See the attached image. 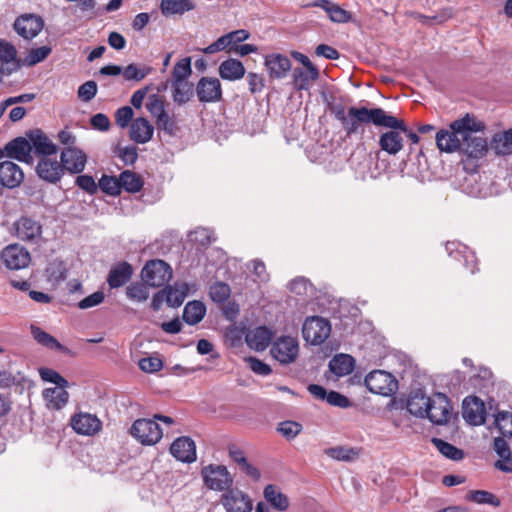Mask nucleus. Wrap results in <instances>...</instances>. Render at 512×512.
I'll return each instance as SVG.
<instances>
[{"mask_svg":"<svg viewBox=\"0 0 512 512\" xmlns=\"http://www.w3.org/2000/svg\"><path fill=\"white\" fill-rule=\"evenodd\" d=\"M6 156L20 162L30 163L32 161V145L24 137H18L8 142L4 147Z\"/></svg>","mask_w":512,"mask_h":512,"instance_id":"obj_21","label":"nucleus"},{"mask_svg":"<svg viewBox=\"0 0 512 512\" xmlns=\"http://www.w3.org/2000/svg\"><path fill=\"white\" fill-rule=\"evenodd\" d=\"M484 403L475 396L466 397L463 401V418L471 425H482L485 422Z\"/></svg>","mask_w":512,"mask_h":512,"instance_id":"obj_17","label":"nucleus"},{"mask_svg":"<svg viewBox=\"0 0 512 512\" xmlns=\"http://www.w3.org/2000/svg\"><path fill=\"white\" fill-rule=\"evenodd\" d=\"M491 149L497 155H510L512 154V128L502 132L496 133L490 142Z\"/></svg>","mask_w":512,"mask_h":512,"instance_id":"obj_37","label":"nucleus"},{"mask_svg":"<svg viewBox=\"0 0 512 512\" xmlns=\"http://www.w3.org/2000/svg\"><path fill=\"white\" fill-rule=\"evenodd\" d=\"M206 313L205 305L200 301H191L186 304L183 310V319L190 325L199 323Z\"/></svg>","mask_w":512,"mask_h":512,"instance_id":"obj_40","label":"nucleus"},{"mask_svg":"<svg viewBox=\"0 0 512 512\" xmlns=\"http://www.w3.org/2000/svg\"><path fill=\"white\" fill-rule=\"evenodd\" d=\"M146 108L156 121L166 114L164 102L157 95L149 97Z\"/></svg>","mask_w":512,"mask_h":512,"instance_id":"obj_57","label":"nucleus"},{"mask_svg":"<svg viewBox=\"0 0 512 512\" xmlns=\"http://www.w3.org/2000/svg\"><path fill=\"white\" fill-rule=\"evenodd\" d=\"M205 485L215 491H227L232 488L233 478L225 466L208 465L201 471Z\"/></svg>","mask_w":512,"mask_h":512,"instance_id":"obj_4","label":"nucleus"},{"mask_svg":"<svg viewBox=\"0 0 512 512\" xmlns=\"http://www.w3.org/2000/svg\"><path fill=\"white\" fill-rule=\"evenodd\" d=\"M355 360L348 354H337L329 362V369L338 377L350 374L354 369Z\"/></svg>","mask_w":512,"mask_h":512,"instance_id":"obj_36","label":"nucleus"},{"mask_svg":"<svg viewBox=\"0 0 512 512\" xmlns=\"http://www.w3.org/2000/svg\"><path fill=\"white\" fill-rule=\"evenodd\" d=\"M430 396H427L421 389L413 391L407 400L408 411L420 418H425L429 408Z\"/></svg>","mask_w":512,"mask_h":512,"instance_id":"obj_30","label":"nucleus"},{"mask_svg":"<svg viewBox=\"0 0 512 512\" xmlns=\"http://www.w3.org/2000/svg\"><path fill=\"white\" fill-rule=\"evenodd\" d=\"M483 129L484 125L481 122L477 121L474 116L466 114L464 117L453 121L449 130L442 129L436 133L437 147L445 153L461 151L466 131Z\"/></svg>","mask_w":512,"mask_h":512,"instance_id":"obj_2","label":"nucleus"},{"mask_svg":"<svg viewBox=\"0 0 512 512\" xmlns=\"http://www.w3.org/2000/svg\"><path fill=\"white\" fill-rule=\"evenodd\" d=\"M27 136L35 154L42 155L43 157H49L57 153V146L41 130H32L27 134Z\"/></svg>","mask_w":512,"mask_h":512,"instance_id":"obj_22","label":"nucleus"},{"mask_svg":"<svg viewBox=\"0 0 512 512\" xmlns=\"http://www.w3.org/2000/svg\"><path fill=\"white\" fill-rule=\"evenodd\" d=\"M365 385L374 394L390 396L398 389L394 376L383 370H374L365 377Z\"/></svg>","mask_w":512,"mask_h":512,"instance_id":"obj_6","label":"nucleus"},{"mask_svg":"<svg viewBox=\"0 0 512 512\" xmlns=\"http://www.w3.org/2000/svg\"><path fill=\"white\" fill-rule=\"evenodd\" d=\"M100 189L112 196L120 194V178L114 176L103 175L98 183Z\"/></svg>","mask_w":512,"mask_h":512,"instance_id":"obj_50","label":"nucleus"},{"mask_svg":"<svg viewBox=\"0 0 512 512\" xmlns=\"http://www.w3.org/2000/svg\"><path fill=\"white\" fill-rule=\"evenodd\" d=\"M452 414V406L448 397L443 393L430 396L429 408L425 418L435 425L447 424Z\"/></svg>","mask_w":512,"mask_h":512,"instance_id":"obj_9","label":"nucleus"},{"mask_svg":"<svg viewBox=\"0 0 512 512\" xmlns=\"http://www.w3.org/2000/svg\"><path fill=\"white\" fill-rule=\"evenodd\" d=\"M170 453L179 461L192 463L196 460V446L189 437H179L170 446Z\"/></svg>","mask_w":512,"mask_h":512,"instance_id":"obj_20","label":"nucleus"},{"mask_svg":"<svg viewBox=\"0 0 512 512\" xmlns=\"http://www.w3.org/2000/svg\"><path fill=\"white\" fill-rule=\"evenodd\" d=\"M139 367L144 372L154 373L163 367V363L158 357H147L139 361Z\"/></svg>","mask_w":512,"mask_h":512,"instance_id":"obj_63","label":"nucleus"},{"mask_svg":"<svg viewBox=\"0 0 512 512\" xmlns=\"http://www.w3.org/2000/svg\"><path fill=\"white\" fill-rule=\"evenodd\" d=\"M400 130L390 129L379 139L380 148L390 155H396L403 148V137Z\"/></svg>","mask_w":512,"mask_h":512,"instance_id":"obj_31","label":"nucleus"},{"mask_svg":"<svg viewBox=\"0 0 512 512\" xmlns=\"http://www.w3.org/2000/svg\"><path fill=\"white\" fill-rule=\"evenodd\" d=\"M30 330H31V334H32L34 340L38 344H40L48 349H51V350H58V351L66 350V348L61 343H59V341L55 337H53L49 333L45 332L38 326L31 325Z\"/></svg>","mask_w":512,"mask_h":512,"instance_id":"obj_39","label":"nucleus"},{"mask_svg":"<svg viewBox=\"0 0 512 512\" xmlns=\"http://www.w3.org/2000/svg\"><path fill=\"white\" fill-rule=\"evenodd\" d=\"M141 278L150 287H162L172 278V269L163 260H150L143 267Z\"/></svg>","mask_w":512,"mask_h":512,"instance_id":"obj_3","label":"nucleus"},{"mask_svg":"<svg viewBox=\"0 0 512 512\" xmlns=\"http://www.w3.org/2000/svg\"><path fill=\"white\" fill-rule=\"evenodd\" d=\"M245 361L248 363L249 368L258 375L268 376L272 372L268 364L256 357H248L245 359Z\"/></svg>","mask_w":512,"mask_h":512,"instance_id":"obj_60","label":"nucleus"},{"mask_svg":"<svg viewBox=\"0 0 512 512\" xmlns=\"http://www.w3.org/2000/svg\"><path fill=\"white\" fill-rule=\"evenodd\" d=\"M325 454L332 459L350 461L357 456V452L354 449L344 447H332L325 451Z\"/></svg>","mask_w":512,"mask_h":512,"instance_id":"obj_54","label":"nucleus"},{"mask_svg":"<svg viewBox=\"0 0 512 512\" xmlns=\"http://www.w3.org/2000/svg\"><path fill=\"white\" fill-rule=\"evenodd\" d=\"M64 171L61 162L49 157H42L36 167L38 176L49 183H57L60 181Z\"/></svg>","mask_w":512,"mask_h":512,"instance_id":"obj_18","label":"nucleus"},{"mask_svg":"<svg viewBox=\"0 0 512 512\" xmlns=\"http://www.w3.org/2000/svg\"><path fill=\"white\" fill-rule=\"evenodd\" d=\"M191 73V59L189 57L183 58L175 64L171 82L187 81Z\"/></svg>","mask_w":512,"mask_h":512,"instance_id":"obj_48","label":"nucleus"},{"mask_svg":"<svg viewBox=\"0 0 512 512\" xmlns=\"http://www.w3.org/2000/svg\"><path fill=\"white\" fill-rule=\"evenodd\" d=\"M131 435L143 445H154L163 436L160 426L151 419H138L130 428Z\"/></svg>","mask_w":512,"mask_h":512,"instance_id":"obj_8","label":"nucleus"},{"mask_svg":"<svg viewBox=\"0 0 512 512\" xmlns=\"http://www.w3.org/2000/svg\"><path fill=\"white\" fill-rule=\"evenodd\" d=\"M495 424L504 437H512V413L499 412L495 416Z\"/></svg>","mask_w":512,"mask_h":512,"instance_id":"obj_52","label":"nucleus"},{"mask_svg":"<svg viewBox=\"0 0 512 512\" xmlns=\"http://www.w3.org/2000/svg\"><path fill=\"white\" fill-rule=\"evenodd\" d=\"M173 100L178 105L187 103L193 96L192 84L188 81L171 82Z\"/></svg>","mask_w":512,"mask_h":512,"instance_id":"obj_42","label":"nucleus"},{"mask_svg":"<svg viewBox=\"0 0 512 512\" xmlns=\"http://www.w3.org/2000/svg\"><path fill=\"white\" fill-rule=\"evenodd\" d=\"M493 447L500 458L507 461L511 460V449L504 438L496 437Z\"/></svg>","mask_w":512,"mask_h":512,"instance_id":"obj_64","label":"nucleus"},{"mask_svg":"<svg viewBox=\"0 0 512 512\" xmlns=\"http://www.w3.org/2000/svg\"><path fill=\"white\" fill-rule=\"evenodd\" d=\"M265 66L269 75L273 78L282 79L286 77L291 69L290 59L282 54H271L265 58Z\"/></svg>","mask_w":512,"mask_h":512,"instance_id":"obj_25","label":"nucleus"},{"mask_svg":"<svg viewBox=\"0 0 512 512\" xmlns=\"http://www.w3.org/2000/svg\"><path fill=\"white\" fill-rule=\"evenodd\" d=\"M105 299V294L102 291H96L91 295L85 297L78 303L80 309H89L100 305Z\"/></svg>","mask_w":512,"mask_h":512,"instance_id":"obj_61","label":"nucleus"},{"mask_svg":"<svg viewBox=\"0 0 512 512\" xmlns=\"http://www.w3.org/2000/svg\"><path fill=\"white\" fill-rule=\"evenodd\" d=\"M467 499L477 504H489L494 507L500 506L501 503L493 493L486 490L470 491L467 495Z\"/></svg>","mask_w":512,"mask_h":512,"instance_id":"obj_47","label":"nucleus"},{"mask_svg":"<svg viewBox=\"0 0 512 512\" xmlns=\"http://www.w3.org/2000/svg\"><path fill=\"white\" fill-rule=\"evenodd\" d=\"M60 159L64 170L71 174L81 173L84 170L87 162L86 154L81 149L76 147H66L63 149L60 155Z\"/></svg>","mask_w":512,"mask_h":512,"instance_id":"obj_13","label":"nucleus"},{"mask_svg":"<svg viewBox=\"0 0 512 512\" xmlns=\"http://www.w3.org/2000/svg\"><path fill=\"white\" fill-rule=\"evenodd\" d=\"M193 9L189 0H162L161 10L165 15L182 14Z\"/></svg>","mask_w":512,"mask_h":512,"instance_id":"obj_43","label":"nucleus"},{"mask_svg":"<svg viewBox=\"0 0 512 512\" xmlns=\"http://www.w3.org/2000/svg\"><path fill=\"white\" fill-rule=\"evenodd\" d=\"M71 427L78 434L92 436L101 430L102 422L96 415L80 412L71 418Z\"/></svg>","mask_w":512,"mask_h":512,"instance_id":"obj_14","label":"nucleus"},{"mask_svg":"<svg viewBox=\"0 0 512 512\" xmlns=\"http://www.w3.org/2000/svg\"><path fill=\"white\" fill-rule=\"evenodd\" d=\"M152 69L145 65L129 64L123 69L122 75L126 81L139 82L150 74Z\"/></svg>","mask_w":512,"mask_h":512,"instance_id":"obj_44","label":"nucleus"},{"mask_svg":"<svg viewBox=\"0 0 512 512\" xmlns=\"http://www.w3.org/2000/svg\"><path fill=\"white\" fill-rule=\"evenodd\" d=\"M277 430L285 438L293 439L301 432L302 425L294 421H284L279 424Z\"/></svg>","mask_w":512,"mask_h":512,"instance_id":"obj_56","label":"nucleus"},{"mask_svg":"<svg viewBox=\"0 0 512 512\" xmlns=\"http://www.w3.org/2000/svg\"><path fill=\"white\" fill-rule=\"evenodd\" d=\"M154 127L145 118H136L130 126V138L138 144H145L151 140Z\"/></svg>","mask_w":512,"mask_h":512,"instance_id":"obj_28","label":"nucleus"},{"mask_svg":"<svg viewBox=\"0 0 512 512\" xmlns=\"http://www.w3.org/2000/svg\"><path fill=\"white\" fill-rule=\"evenodd\" d=\"M196 94L200 102H218L222 98L221 83L217 78L202 77L197 83Z\"/></svg>","mask_w":512,"mask_h":512,"instance_id":"obj_12","label":"nucleus"},{"mask_svg":"<svg viewBox=\"0 0 512 512\" xmlns=\"http://www.w3.org/2000/svg\"><path fill=\"white\" fill-rule=\"evenodd\" d=\"M189 286L187 283H175L162 290L165 294L166 302L171 307H179L187 297Z\"/></svg>","mask_w":512,"mask_h":512,"instance_id":"obj_34","label":"nucleus"},{"mask_svg":"<svg viewBox=\"0 0 512 512\" xmlns=\"http://www.w3.org/2000/svg\"><path fill=\"white\" fill-rule=\"evenodd\" d=\"M230 287L224 282H216L210 286L209 294L211 299L217 303H223L230 297Z\"/></svg>","mask_w":512,"mask_h":512,"instance_id":"obj_51","label":"nucleus"},{"mask_svg":"<svg viewBox=\"0 0 512 512\" xmlns=\"http://www.w3.org/2000/svg\"><path fill=\"white\" fill-rule=\"evenodd\" d=\"M319 70L316 66L307 68H295L292 73V83L296 90H309L311 83L319 78Z\"/></svg>","mask_w":512,"mask_h":512,"instance_id":"obj_27","label":"nucleus"},{"mask_svg":"<svg viewBox=\"0 0 512 512\" xmlns=\"http://www.w3.org/2000/svg\"><path fill=\"white\" fill-rule=\"evenodd\" d=\"M314 6L325 10L330 20L335 23H347L352 18L350 12L328 0H318Z\"/></svg>","mask_w":512,"mask_h":512,"instance_id":"obj_35","label":"nucleus"},{"mask_svg":"<svg viewBox=\"0 0 512 512\" xmlns=\"http://www.w3.org/2000/svg\"><path fill=\"white\" fill-rule=\"evenodd\" d=\"M432 443L439 450V452L448 459L457 461V460H461L464 456V453L462 450L458 449L457 447L453 446L452 444H450L442 439L433 438Z\"/></svg>","mask_w":512,"mask_h":512,"instance_id":"obj_45","label":"nucleus"},{"mask_svg":"<svg viewBox=\"0 0 512 512\" xmlns=\"http://www.w3.org/2000/svg\"><path fill=\"white\" fill-rule=\"evenodd\" d=\"M334 115L340 121L347 136L359 133L362 124L373 123L375 126L380 127L398 124L396 117L388 115L381 108L350 107L346 110L340 105L334 108Z\"/></svg>","mask_w":512,"mask_h":512,"instance_id":"obj_1","label":"nucleus"},{"mask_svg":"<svg viewBox=\"0 0 512 512\" xmlns=\"http://www.w3.org/2000/svg\"><path fill=\"white\" fill-rule=\"evenodd\" d=\"M271 356L282 365H288L296 361L299 354V343L291 336L277 338L270 349Z\"/></svg>","mask_w":512,"mask_h":512,"instance_id":"obj_7","label":"nucleus"},{"mask_svg":"<svg viewBox=\"0 0 512 512\" xmlns=\"http://www.w3.org/2000/svg\"><path fill=\"white\" fill-rule=\"evenodd\" d=\"M16 236L23 241H36L42 234V226L39 222L22 217L15 223Z\"/></svg>","mask_w":512,"mask_h":512,"instance_id":"obj_23","label":"nucleus"},{"mask_svg":"<svg viewBox=\"0 0 512 512\" xmlns=\"http://www.w3.org/2000/svg\"><path fill=\"white\" fill-rule=\"evenodd\" d=\"M289 289L297 295H306L312 291V285L308 279L297 277L289 283Z\"/></svg>","mask_w":512,"mask_h":512,"instance_id":"obj_58","label":"nucleus"},{"mask_svg":"<svg viewBox=\"0 0 512 512\" xmlns=\"http://www.w3.org/2000/svg\"><path fill=\"white\" fill-rule=\"evenodd\" d=\"M273 332L264 326L256 327L246 334L247 345L256 350L264 351L271 343Z\"/></svg>","mask_w":512,"mask_h":512,"instance_id":"obj_26","label":"nucleus"},{"mask_svg":"<svg viewBox=\"0 0 512 512\" xmlns=\"http://www.w3.org/2000/svg\"><path fill=\"white\" fill-rule=\"evenodd\" d=\"M132 274V266L128 262H120L109 271L107 283L111 288H119L130 280Z\"/></svg>","mask_w":512,"mask_h":512,"instance_id":"obj_29","label":"nucleus"},{"mask_svg":"<svg viewBox=\"0 0 512 512\" xmlns=\"http://www.w3.org/2000/svg\"><path fill=\"white\" fill-rule=\"evenodd\" d=\"M445 248L449 255L452 256L455 253V258L458 254H462L466 265L476 263L474 252L469 250L466 246H462L456 242H447Z\"/></svg>","mask_w":512,"mask_h":512,"instance_id":"obj_49","label":"nucleus"},{"mask_svg":"<svg viewBox=\"0 0 512 512\" xmlns=\"http://www.w3.org/2000/svg\"><path fill=\"white\" fill-rule=\"evenodd\" d=\"M307 389L315 398L325 400L332 406L346 408L350 405V401L346 396L337 391L327 392V390L321 385L310 384Z\"/></svg>","mask_w":512,"mask_h":512,"instance_id":"obj_24","label":"nucleus"},{"mask_svg":"<svg viewBox=\"0 0 512 512\" xmlns=\"http://www.w3.org/2000/svg\"><path fill=\"white\" fill-rule=\"evenodd\" d=\"M218 72L222 79L236 81L245 75V67L241 61L229 58L219 65Z\"/></svg>","mask_w":512,"mask_h":512,"instance_id":"obj_32","label":"nucleus"},{"mask_svg":"<svg viewBox=\"0 0 512 512\" xmlns=\"http://www.w3.org/2000/svg\"><path fill=\"white\" fill-rule=\"evenodd\" d=\"M24 172L19 165L12 161L0 163V184L8 189H13L23 182Z\"/></svg>","mask_w":512,"mask_h":512,"instance_id":"obj_19","label":"nucleus"},{"mask_svg":"<svg viewBox=\"0 0 512 512\" xmlns=\"http://www.w3.org/2000/svg\"><path fill=\"white\" fill-rule=\"evenodd\" d=\"M0 257L5 267L9 270L26 268L31 261L28 250L19 244H11L5 247Z\"/></svg>","mask_w":512,"mask_h":512,"instance_id":"obj_11","label":"nucleus"},{"mask_svg":"<svg viewBox=\"0 0 512 512\" xmlns=\"http://www.w3.org/2000/svg\"><path fill=\"white\" fill-rule=\"evenodd\" d=\"M66 388L67 387L58 386L46 388L43 391V397L49 409L60 410L68 403L69 394Z\"/></svg>","mask_w":512,"mask_h":512,"instance_id":"obj_33","label":"nucleus"},{"mask_svg":"<svg viewBox=\"0 0 512 512\" xmlns=\"http://www.w3.org/2000/svg\"><path fill=\"white\" fill-rule=\"evenodd\" d=\"M263 495L265 500L276 510L284 511L289 507L288 497L272 484L264 488Z\"/></svg>","mask_w":512,"mask_h":512,"instance_id":"obj_38","label":"nucleus"},{"mask_svg":"<svg viewBox=\"0 0 512 512\" xmlns=\"http://www.w3.org/2000/svg\"><path fill=\"white\" fill-rule=\"evenodd\" d=\"M51 53V48L48 46H42L32 49L27 57L25 58V64L27 66H34L43 60H45Z\"/></svg>","mask_w":512,"mask_h":512,"instance_id":"obj_55","label":"nucleus"},{"mask_svg":"<svg viewBox=\"0 0 512 512\" xmlns=\"http://www.w3.org/2000/svg\"><path fill=\"white\" fill-rule=\"evenodd\" d=\"M39 375L43 381L53 383L56 387H68L69 385L68 381L53 369L42 367L39 369Z\"/></svg>","mask_w":512,"mask_h":512,"instance_id":"obj_53","label":"nucleus"},{"mask_svg":"<svg viewBox=\"0 0 512 512\" xmlns=\"http://www.w3.org/2000/svg\"><path fill=\"white\" fill-rule=\"evenodd\" d=\"M134 112L129 106L119 108L115 113V120L119 127L125 128L132 121Z\"/></svg>","mask_w":512,"mask_h":512,"instance_id":"obj_62","label":"nucleus"},{"mask_svg":"<svg viewBox=\"0 0 512 512\" xmlns=\"http://www.w3.org/2000/svg\"><path fill=\"white\" fill-rule=\"evenodd\" d=\"M147 284L144 282H134L131 283L126 288V296L129 300L134 302H145L149 298V291L147 288Z\"/></svg>","mask_w":512,"mask_h":512,"instance_id":"obj_46","label":"nucleus"},{"mask_svg":"<svg viewBox=\"0 0 512 512\" xmlns=\"http://www.w3.org/2000/svg\"><path fill=\"white\" fill-rule=\"evenodd\" d=\"M120 189L130 193L139 192L143 187V180L139 175L130 170L123 171L120 176Z\"/></svg>","mask_w":512,"mask_h":512,"instance_id":"obj_41","label":"nucleus"},{"mask_svg":"<svg viewBox=\"0 0 512 512\" xmlns=\"http://www.w3.org/2000/svg\"><path fill=\"white\" fill-rule=\"evenodd\" d=\"M480 130H467L464 134L463 145L461 151L468 157L480 159L484 157L488 151V143L485 138L474 135L475 132Z\"/></svg>","mask_w":512,"mask_h":512,"instance_id":"obj_16","label":"nucleus"},{"mask_svg":"<svg viewBox=\"0 0 512 512\" xmlns=\"http://www.w3.org/2000/svg\"><path fill=\"white\" fill-rule=\"evenodd\" d=\"M220 503L226 512H251L253 501L251 497L238 488H230L220 498Z\"/></svg>","mask_w":512,"mask_h":512,"instance_id":"obj_10","label":"nucleus"},{"mask_svg":"<svg viewBox=\"0 0 512 512\" xmlns=\"http://www.w3.org/2000/svg\"><path fill=\"white\" fill-rule=\"evenodd\" d=\"M43 25L44 22L40 16L27 14L16 19L14 29L24 39H32L41 32Z\"/></svg>","mask_w":512,"mask_h":512,"instance_id":"obj_15","label":"nucleus"},{"mask_svg":"<svg viewBox=\"0 0 512 512\" xmlns=\"http://www.w3.org/2000/svg\"><path fill=\"white\" fill-rule=\"evenodd\" d=\"M330 333V322L319 316L308 317L302 327L303 338L312 345L322 344Z\"/></svg>","mask_w":512,"mask_h":512,"instance_id":"obj_5","label":"nucleus"},{"mask_svg":"<svg viewBox=\"0 0 512 512\" xmlns=\"http://www.w3.org/2000/svg\"><path fill=\"white\" fill-rule=\"evenodd\" d=\"M97 93V83L95 81H87L78 88V97L83 102L91 101Z\"/></svg>","mask_w":512,"mask_h":512,"instance_id":"obj_59","label":"nucleus"}]
</instances>
